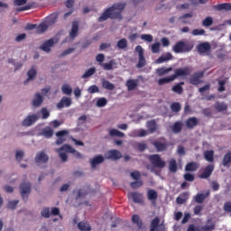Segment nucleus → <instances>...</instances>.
<instances>
[{
	"label": "nucleus",
	"instance_id": "nucleus-1",
	"mask_svg": "<svg viewBox=\"0 0 231 231\" xmlns=\"http://www.w3.org/2000/svg\"><path fill=\"white\" fill-rule=\"evenodd\" d=\"M125 9V3H117L114 4L112 6L106 8L105 12L99 16L97 19L98 23H104V21H107V19H118L122 21L124 17L122 16V13Z\"/></svg>",
	"mask_w": 231,
	"mask_h": 231
},
{
	"label": "nucleus",
	"instance_id": "nucleus-2",
	"mask_svg": "<svg viewBox=\"0 0 231 231\" xmlns=\"http://www.w3.org/2000/svg\"><path fill=\"white\" fill-rule=\"evenodd\" d=\"M59 12H55L48 15L43 22L39 25L37 23H27L24 30H48L51 26H53L59 20Z\"/></svg>",
	"mask_w": 231,
	"mask_h": 231
},
{
	"label": "nucleus",
	"instance_id": "nucleus-3",
	"mask_svg": "<svg viewBox=\"0 0 231 231\" xmlns=\"http://www.w3.org/2000/svg\"><path fill=\"white\" fill-rule=\"evenodd\" d=\"M193 49H194V44L190 42H184L179 41L172 47V51H174V53H189V51H192Z\"/></svg>",
	"mask_w": 231,
	"mask_h": 231
},
{
	"label": "nucleus",
	"instance_id": "nucleus-4",
	"mask_svg": "<svg viewBox=\"0 0 231 231\" xmlns=\"http://www.w3.org/2000/svg\"><path fill=\"white\" fill-rule=\"evenodd\" d=\"M213 230H216V222H214L212 218H208L205 226H199L196 228V226L193 224H190L187 229V231H213Z\"/></svg>",
	"mask_w": 231,
	"mask_h": 231
},
{
	"label": "nucleus",
	"instance_id": "nucleus-5",
	"mask_svg": "<svg viewBox=\"0 0 231 231\" xmlns=\"http://www.w3.org/2000/svg\"><path fill=\"white\" fill-rule=\"evenodd\" d=\"M56 152H58L61 162H68V154L66 152H75V148L69 144H63L60 148L56 149Z\"/></svg>",
	"mask_w": 231,
	"mask_h": 231
},
{
	"label": "nucleus",
	"instance_id": "nucleus-6",
	"mask_svg": "<svg viewBox=\"0 0 231 231\" xmlns=\"http://www.w3.org/2000/svg\"><path fill=\"white\" fill-rule=\"evenodd\" d=\"M165 137H160L159 139L153 141L152 145L156 149L157 152H163L169 149V143H165Z\"/></svg>",
	"mask_w": 231,
	"mask_h": 231
},
{
	"label": "nucleus",
	"instance_id": "nucleus-7",
	"mask_svg": "<svg viewBox=\"0 0 231 231\" xmlns=\"http://www.w3.org/2000/svg\"><path fill=\"white\" fill-rule=\"evenodd\" d=\"M32 193V183L30 182H22L20 185V194L23 201H28V197Z\"/></svg>",
	"mask_w": 231,
	"mask_h": 231
},
{
	"label": "nucleus",
	"instance_id": "nucleus-8",
	"mask_svg": "<svg viewBox=\"0 0 231 231\" xmlns=\"http://www.w3.org/2000/svg\"><path fill=\"white\" fill-rule=\"evenodd\" d=\"M149 162L157 169H163L165 167V161L162 160L160 154H152L148 157Z\"/></svg>",
	"mask_w": 231,
	"mask_h": 231
},
{
	"label": "nucleus",
	"instance_id": "nucleus-9",
	"mask_svg": "<svg viewBox=\"0 0 231 231\" xmlns=\"http://www.w3.org/2000/svg\"><path fill=\"white\" fill-rule=\"evenodd\" d=\"M135 51H137L139 56V60H138V63L136 64V68H138L139 69L142 68H145V65L147 64V60H145L143 48L142 47V45H137L135 47Z\"/></svg>",
	"mask_w": 231,
	"mask_h": 231
},
{
	"label": "nucleus",
	"instance_id": "nucleus-10",
	"mask_svg": "<svg viewBox=\"0 0 231 231\" xmlns=\"http://www.w3.org/2000/svg\"><path fill=\"white\" fill-rule=\"evenodd\" d=\"M190 73H192V69L190 67L179 68L174 70L172 77L176 80V79L180 77H189Z\"/></svg>",
	"mask_w": 231,
	"mask_h": 231
},
{
	"label": "nucleus",
	"instance_id": "nucleus-11",
	"mask_svg": "<svg viewBox=\"0 0 231 231\" xmlns=\"http://www.w3.org/2000/svg\"><path fill=\"white\" fill-rule=\"evenodd\" d=\"M205 77L204 71L195 72L189 79V84L192 86H198L203 82L201 79Z\"/></svg>",
	"mask_w": 231,
	"mask_h": 231
},
{
	"label": "nucleus",
	"instance_id": "nucleus-12",
	"mask_svg": "<svg viewBox=\"0 0 231 231\" xmlns=\"http://www.w3.org/2000/svg\"><path fill=\"white\" fill-rule=\"evenodd\" d=\"M210 50H212V46L209 42H201L197 45V51L199 55H208L210 53Z\"/></svg>",
	"mask_w": 231,
	"mask_h": 231
},
{
	"label": "nucleus",
	"instance_id": "nucleus-13",
	"mask_svg": "<svg viewBox=\"0 0 231 231\" xmlns=\"http://www.w3.org/2000/svg\"><path fill=\"white\" fill-rule=\"evenodd\" d=\"M106 160H114L116 162L122 158V152L116 149L109 150L105 153Z\"/></svg>",
	"mask_w": 231,
	"mask_h": 231
},
{
	"label": "nucleus",
	"instance_id": "nucleus-14",
	"mask_svg": "<svg viewBox=\"0 0 231 231\" xmlns=\"http://www.w3.org/2000/svg\"><path fill=\"white\" fill-rule=\"evenodd\" d=\"M150 231H165V224H160V217H156L151 222Z\"/></svg>",
	"mask_w": 231,
	"mask_h": 231
},
{
	"label": "nucleus",
	"instance_id": "nucleus-15",
	"mask_svg": "<svg viewBox=\"0 0 231 231\" xmlns=\"http://www.w3.org/2000/svg\"><path fill=\"white\" fill-rule=\"evenodd\" d=\"M214 172V164H208L205 167L203 172L199 175L200 180H208Z\"/></svg>",
	"mask_w": 231,
	"mask_h": 231
},
{
	"label": "nucleus",
	"instance_id": "nucleus-16",
	"mask_svg": "<svg viewBox=\"0 0 231 231\" xmlns=\"http://www.w3.org/2000/svg\"><path fill=\"white\" fill-rule=\"evenodd\" d=\"M53 46H55V41L53 40V38H51L50 40H47L45 42H43L42 45L40 46V50H42V51H45V53H50Z\"/></svg>",
	"mask_w": 231,
	"mask_h": 231
},
{
	"label": "nucleus",
	"instance_id": "nucleus-17",
	"mask_svg": "<svg viewBox=\"0 0 231 231\" xmlns=\"http://www.w3.org/2000/svg\"><path fill=\"white\" fill-rule=\"evenodd\" d=\"M37 120H39V117L37 116V115L28 116L22 122V125L23 127H30L31 125H33V124H35V122H37Z\"/></svg>",
	"mask_w": 231,
	"mask_h": 231
},
{
	"label": "nucleus",
	"instance_id": "nucleus-18",
	"mask_svg": "<svg viewBox=\"0 0 231 231\" xmlns=\"http://www.w3.org/2000/svg\"><path fill=\"white\" fill-rule=\"evenodd\" d=\"M34 160L36 163H48L50 162V156L44 152H39Z\"/></svg>",
	"mask_w": 231,
	"mask_h": 231
},
{
	"label": "nucleus",
	"instance_id": "nucleus-19",
	"mask_svg": "<svg viewBox=\"0 0 231 231\" xmlns=\"http://www.w3.org/2000/svg\"><path fill=\"white\" fill-rule=\"evenodd\" d=\"M43 102H44V97H42V95H41V93H36L34 95L32 104L33 107H41V106H42Z\"/></svg>",
	"mask_w": 231,
	"mask_h": 231
},
{
	"label": "nucleus",
	"instance_id": "nucleus-20",
	"mask_svg": "<svg viewBox=\"0 0 231 231\" xmlns=\"http://www.w3.org/2000/svg\"><path fill=\"white\" fill-rule=\"evenodd\" d=\"M71 106V98L63 97L60 101L57 104L58 109H63L64 107H69Z\"/></svg>",
	"mask_w": 231,
	"mask_h": 231
},
{
	"label": "nucleus",
	"instance_id": "nucleus-21",
	"mask_svg": "<svg viewBox=\"0 0 231 231\" xmlns=\"http://www.w3.org/2000/svg\"><path fill=\"white\" fill-rule=\"evenodd\" d=\"M214 109L217 111V113H223L228 109V105L225 102L217 101L214 105Z\"/></svg>",
	"mask_w": 231,
	"mask_h": 231
},
{
	"label": "nucleus",
	"instance_id": "nucleus-22",
	"mask_svg": "<svg viewBox=\"0 0 231 231\" xmlns=\"http://www.w3.org/2000/svg\"><path fill=\"white\" fill-rule=\"evenodd\" d=\"M125 86L128 91H134L138 88V79H128Z\"/></svg>",
	"mask_w": 231,
	"mask_h": 231
},
{
	"label": "nucleus",
	"instance_id": "nucleus-23",
	"mask_svg": "<svg viewBox=\"0 0 231 231\" xmlns=\"http://www.w3.org/2000/svg\"><path fill=\"white\" fill-rule=\"evenodd\" d=\"M185 86V82L180 81V83H177L171 88V91L173 93H176L177 95H183V87Z\"/></svg>",
	"mask_w": 231,
	"mask_h": 231
},
{
	"label": "nucleus",
	"instance_id": "nucleus-24",
	"mask_svg": "<svg viewBox=\"0 0 231 231\" xmlns=\"http://www.w3.org/2000/svg\"><path fill=\"white\" fill-rule=\"evenodd\" d=\"M208 196H210L209 189H208L205 194L198 193L195 197V201H196V203H203V201H205V199H207V198H208Z\"/></svg>",
	"mask_w": 231,
	"mask_h": 231
},
{
	"label": "nucleus",
	"instance_id": "nucleus-25",
	"mask_svg": "<svg viewBox=\"0 0 231 231\" xmlns=\"http://www.w3.org/2000/svg\"><path fill=\"white\" fill-rule=\"evenodd\" d=\"M198 124H199L198 117H189L186 120V126L188 129H194V127H196Z\"/></svg>",
	"mask_w": 231,
	"mask_h": 231
},
{
	"label": "nucleus",
	"instance_id": "nucleus-26",
	"mask_svg": "<svg viewBox=\"0 0 231 231\" xmlns=\"http://www.w3.org/2000/svg\"><path fill=\"white\" fill-rule=\"evenodd\" d=\"M174 76L171 75L165 78H162L157 81L158 86H165V84H171V82H174Z\"/></svg>",
	"mask_w": 231,
	"mask_h": 231
},
{
	"label": "nucleus",
	"instance_id": "nucleus-27",
	"mask_svg": "<svg viewBox=\"0 0 231 231\" xmlns=\"http://www.w3.org/2000/svg\"><path fill=\"white\" fill-rule=\"evenodd\" d=\"M173 68L172 67H162L156 69V73L158 75V77H163L164 75H169V73H171V71H172Z\"/></svg>",
	"mask_w": 231,
	"mask_h": 231
},
{
	"label": "nucleus",
	"instance_id": "nucleus-28",
	"mask_svg": "<svg viewBox=\"0 0 231 231\" xmlns=\"http://www.w3.org/2000/svg\"><path fill=\"white\" fill-rule=\"evenodd\" d=\"M214 10H217L219 12H221L222 10H225L226 12H230L231 4L229 3L218 4L217 5H214Z\"/></svg>",
	"mask_w": 231,
	"mask_h": 231
},
{
	"label": "nucleus",
	"instance_id": "nucleus-29",
	"mask_svg": "<svg viewBox=\"0 0 231 231\" xmlns=\"http://www.w3.org/2000/svg\"><path fill=\"white\" fill-rule=\"evenodd\" d=\"M101 66L105 71H113V69L116 68V61H115V60H111L107 63L101 64Z\"/></svg>",
	"mask_w": 231,
	"mask_h": 231
},
{
	"label": "nucleus",
	"instance_id": "nucleus-30",
	"mask_svg": "<svg viewBox=\"0 0 231 231\" xmlns=\"http://www.w3.org/2000/svg\"><path fill=\"white\" fill-rule=\"evenodd\" d=\"M101 86L103 89H107L108 91H113V89H115V84L109 82V80L106 79H101Z\"/></svg>",
	"mask_w": 231,
	"mask_h": 231
},
{
	"label": "nucleus",
	"instance_id": "nucleus-31",
	"mask_svg": "<svg viewBox=\"0 0 231 231\" xmlns=\"http://www.w3.org/2000/svg\"><path fill=\"white\" fill-rule=\"evenodd\" d=\"M182 130H183V123H181V121L175 122L171 126V131L175 134H180Z\"/></svg>",
	"mask_w": 231,
	"mask_h": 231
},
{
	"label": "nucleus",
	"instance_id": "nucleus-32",
	"mask_svg": "<svg viewBox=\"0 0 231 231\" xmlns=\"http://www.w3.org/2000/svg\"><path fill=\"white\" fill-rule=\"evenodd\" d=\"M104 156L102 155H97L96 157H94L90 161L92 169H95V167H97V165H99V163H104Z\"/></svg>",
	"mask_w": 231,
	"mask_h": 231
},
{
	"label": "nucleus",
	"instance_id": "nucleus-33",
	"mask_svg": "<svg viewBox=\"0 0 231 231\" xmlns=\"http://www.w3.org/2000/svg\"><path fill=\"white\" fill-rule=\"evenodd\" d=\"M188 199L189 192H183L176 199V202L178 203V205H183L187 202Z\"/></svg>",
	"mask_w": 231,
	"mask_h": 231
},
{
	"label": "nucleus",
	"instance_id": "nucleus-34",
	"mask_svg": "<svg viewBox=\"0 0 231 231\" xmlns=\"http://www.w3.org/2000/svg\"><path fill=\"white\" fill-rule=\"evenodd\" d=\"M146 127L151 134L156 133V130L158 129V126L156 125V121L154 120L148 121L146 124Z\"/></svg>",
	"mask_w": 231,
	"mask_h": 231
},
{
	"label": "nucleus",
	"instance_id": "nucleus-35",
	"mask_svg": "<svg viewBox=\"0 0 231 231\" xmlns=\"http://www.w3.org/2000/svg\"><path fill=\"white\" fill-rule=\"evenodd\" d=\"M204 158L206 162L213 163L214 162V150H207L204 152Z\"/></svg>",
	"mask_w": 231,
	"mask_h": 231
},
{
	"label": "nucleus",
	"instance_id": "nucleus-36",
	"mask_svg": "<svg viewBox=\"0 0 231 231\" xmlns=\"http://www.w3.org/2000/svg\"><path fill=\"white\" fill-rule=\"evenodd\" d=\"M130 198L133 199L134 203H142L143 201V197L138 192H132Z\"/></svg>",
	"mask_w": 231,
	"mask_h": 231
},
{
	"label": "nucleus",
	"instance_id": "nucleus-37",
	"mask_svg": "<svg viewBox=\"0 0 231 231\" xmlns=\"http://www.w3.org/2000/svg\"><path fill=\"white\" fill-rule=\"evenodd\" d=\"M223 167H230L231 165V152H227L222 160Z\"/></svg>",
	"mask_w": 231,
	"mask_h": 231
},
{
	"label": "nucleus",
	"instance_id": "nucleus-38",
	"mask_svg": "<svg viewBox=\"0 0 231 231\" xmlns=\"http://www.w3.org/2000/svg\"><path fill=\"white\" fill-rule=\"evenodd\" d=\"M27 77L28 79L24 81V84H28L30 80H33V79L37 77V70L33 68L29 69V71L27 72Z\"/></svg>",
	"mask_w": 231,
	"mask_h": 231
},
{
	"label": "nucleus",
	"instance_id": "nucleus-39",
	"mask_svg": "<svg viewBox=\"0 0 231 231\" xmlns=\"http://www.w3.org/2000/svg\"><path fill=\"white\" fill-rule=\"evenodd\" d=\"M172 59V54L168 52L166 55H162L159 57L156 60L157 64H162L163 62H167V60H171Z\"/></svg>",
	"mask_w": 231,
	"mask_h": 231
},
{
	"label": "nucleus",
	"instance_id": "nucleus-40",
	"mask_svg": "<svg viewBox=\"0 0 231 231\" xmlns=\"http://www.w3.org/2000/svg\"><path fill=\"white\" fill-rule=\"evenodd\" d=\"M147 198L150 201H156L158 199V192L154 189H149L147 192Z\"/></svg>",
	"mask_w": 231,
	"mask_h": 231
},
{
	"label": "nucleus",
	"instance_id": "nucleus-41",
	"mask_svg": "<svg viewBox=\"0 0 231 231\" xmlns=\"http://www.w3.org/2000/svg\"><path fill=\"white\" fill-rule=\"evenodd\" d=\"M78 228L80 231H91V226L88 222H79L78 224Z\"/></svg>",
	"mask_w": 231,
	"mask_h": 231
},
{
	"label": "nucleus",
	"instance_id": "nucleus-42",
	"mask_svg": "<svg viewBox=\"0 0 231 231\" xmlns=\"http://www.w3.org/2000/svg\"><path fill=\"white\" fill-rule=\"evenodd\" d=\"M132 221L134 225H136L137 228H142V226H143V223L142 222V220L140 219V216L138 215H134L132 217Z\"/></svg>",
	"mask_w": 231,
	"mask_h": 231
},
{
	"label": "nucleus",
	"instance_id": "nucleus-43",
	"mask_svg": "<svg viewBox=\"0 0 231 231\" xmlns=\"http://www.w3.org/2000/svg\"><path fill=\"white\" fill-rule=\"evenodd\" d=\"M185 171H187L188 172H194L198 171V163L196 162L188 163L185 167Z\"/></svg>",
	"mask_w": 231,
	"mask_h": 231
},
{
	"label": "nucleus",
	"instance_id": "nucleus-44",
	"mask_svg": "<svg viewBox=\"0 0 231 231\" xmlns=\"http://www.w3.org/2000/svg\"><path fill=\"white\" fill-rule=\"evenodd\" d=\"M169 170L171 171V172H177L178 171V163L176 162V160L171 159L170 161Z\"/></svg>",
	"mask_w": 231,
	"mask_h": 231
},
{
	"label": "nucleus",
	"instance_id": "nucleus-45",
	"mask_svg": "<svg viewBox=\"0 0 231 231\" xmlns=\"http://www.w3.org/2000/svg\"><path fill=\"white\" fill-rule=\"evenodd\" d=\"M110 136H117L118 138H124L125 134L118 131L117 129H111L109 132Z\"/></svg>",
	"mask_w": 231,
	"mask_h": 231
},
{
	"label": "nucleus",
	"instance_id": "nucleus-46",
	"mask_svg": "<svg viewBox=\"0 0 231 231\" xmlns=\"http://www.w3.org/2000/svg\"><path fill=\"white\" fill-rule=\"evenodd\" d=\"M61 91L64 95H71V93H73V88H71L69 85L64 84L61 87Z\"/></svg>",
	"mask_w": 231,
	"mask_h": 231
},
{
	"label": "nucleus",
	"instance_id": "nucleus-47",
	"mask_svg": "<svg viewBox=\"0 0 231 231\" xmlns=\"http://www.w3.org/2000/svg\"><path fill=\"white\" fill-rule=\"evenodd\" d=\"M97 71V69L95 68H90L88 69L83 75H82V79H89V77H91L92 75H95Z\"/></svg>",
	"mask_w": 231,
	"mask_h": 231
},
{
	"label": "nucleus",
	"instance_id": "nucleus-48",
	"mask_svg": "<svg viewBox=\"0 0 231 231\" xmlns=\"http://www.w3.org/2000/svg\"><path fill=\"white\" fill-rule=\"evenodd\" d=\"M117 48L119 50H125V48H127V40L125 38L119 40L117 42Z\"/></svg>",
	"mask_w": 231,
	"mask_h": 231
},
{
	"label": "nucleus",
	"instance_id": "nucleus-49",
	"mask_svg": "<svg viewBox=\"0 0 231 231\" xmlns=\"http://www.w3.org/2000/svg\"><path fill=\"white\" fill-rule=\"evenodd\" d=\"M171 109L173 113H180V111H181V105L178 102H174L171 105Z\"/></svg>",
	"mask_w": 231,
	"mask_h": 231
},
{
	"label": "nucleus",
	"instance_id": "nucleus-50",
	"mask_svg": "<svg viewBox=\"0 0 231 231\" xmlns=\"http://www.w3.org/2000/svg\"><path fill=\"white\" fill-rule=\"evenodd\" d=\"M42 134L45 138H51L53 136V130L51 128H45L42 130Z\"/></svg>",
	"mask_w": 231,
	"mask_h": 231
},
{
	"label": "nucleus",
	"instance_id": "nucleus-51",
	"mask_svg": "<svg viewBox=\"0 0 231 231\" xmlns=\"http://www.w3.org/2000/svg\"><path fill=\"white\" fill-rule=\"evenodd\" d=\"M97 107H104L107 106V99L106 97H101L97 101Z\"/></svg>",
	"mask_w": 231,
	"mask_h": 231
},
{
	"label": "nucleus",
	"instance_id": "nucleus-52",
	"mask_svg": "<svg viewBox=\"0 0 231 231\" xmlns=\"http://www.w3.org/2000/svg\"><path fill=\"white\" fill-rule=\"evenodd\" d=\"M98 91H100V89L98 88V87L97 85H92L88 88V93H90V95L98 93Z\"/></svg>",
	"mask_w": 231,
	"mask_h": 231
},
{
	"label": "nucleus",
	"instance_id": "nucleus-53",
	"mask_svg": "<svg viewBox=\"0 0 231 231\" xmlns=\"http://www.w3.org/2000/svg\"><path fill=\"white\" fill-rule=\"evenodd\" d=\"M42 217L49 218L50 217V208H43L41 211Z\"/></svg>",
	"mask_w": 231,
	"mask_h": 231
},
{
	"label": "nucleus",
	"instance_id": "nucleus-54",
	"mask_svg": "<svg viewBox=\"0 0 231 231\" xmlns=\"http://www.w3.org/2000/svg\"><path fill=\"white\" fill-rule=\"evenodd\" d=\"M214 23V20H212V17L208 16L203 22V26H212V23Z\"/></svg>",
	"mask_w": 231,
	"mask_h": 231
},
{
	"label": "nucleus",
	"instance_id": "nucleus-55",
	"mask_svg": "<svg viewBox=\"0 0 231 231\" xmlns=\"http://www.w3.org/2000/svg\"><path fill=\"white\" fill-rule=\"evenodd\" d=\"M17 205H19V200H12L8 202L7 208H11L12 210H14Z\"/></svg>",
	"mask_w": 231,
	"mask_h": 231
},
{
	"label": "nucleus",
	"instance_id": "nucleus-56",
	"mask_svg": "<svg viewBox=\"0 0 231 231\" xmlns=\"http://www.w3.org/2000/svg\"><path fill=\"white\" fill-rule=\"evenodd\" d=\"M226 84V80H220L218 81V89L217 91H219V93H223V91H225L226 88L225 85Z\"/></svg>",
	"mask_w": 231,
	"mask_h": 231
},
{
	"label": "nucleus",
	"instance_id": "nucleus-57",
	"mask_svg": "<svg viewBox=\"0 0 231 231\" xmlns=\"http://www.w3.org/2000/svg\"><path fill=\"white\" fill-rule=\"evenodd\" d=\"M130 185L132 189H140V187L143 185V182L142 180H137V181L131 182Z\"/></svg>",
	"mask_w": 231,
	"mask_h": 231
},
{
	"label": "nucleus",
	"instance_id": "nucleus-58",
	"mask_svg": "<svg viewBox=\"0 0 231 231\" xmlns=\"http://www.w3.org/2000/svg\"><path fill=\"white\" fill-rule=\"evenodd\" d=\"M141 39L146 42H152V35L151 34H142Z\"/></svg>",
	"mask_w": 231,
	"mask_h": 231
},
{
	"label": "nucleus",
	"instance_id": "nucleus-59",
	"mask_svg": "<svg viewBox=\"0 0 231 231\" xmlns=\"http://www.w3.org/2000/svg\"><path fill=\"white\" fill-rule=\"evenodd\" d=\"M73 51H75V48H69L60 54V57H66V55H69L70 53H73Z\"/></svg>",
	"mask_w": 231,
	"mask_h": 231
},
{
	"label": "nucleus",
	"instance_id": "nucleus-60",
	"mask_svg": "<svg viewBox=\"0 0 231 231\" xmlns=\"http://www.w3.org/2000/svg\"><path fill=\"white\" fill-rule=\"evenodd\" d=\"M24 158V152L23 151H16L15 159L17 162H21Z\"/></svg>",
	"mask_w": 231,
	"mask_h": 231
},
{
	"label": "nucleus",
	"instance_id": "nucleus-61",
	"mask_svg": "<svg viewBox=\"0 0 231 231\" xmlns=\"http://www.w3.org/2000/svg\"><path fill=\"white\" fill-rule=\"evenodd\" d=\"M152 53H159L160 52V43L156 42L152 45Z\"/></svg>",
	"mask_w": 231,
	"mask_h": 231
},
{
	"label": "nucleus",
	"instance_id": "nucleus-62",
	"mask_svg": "<svg viewBox=\"0 0 231 231\" xmlns=\"http://www.w3.org/2000/svg\"><path fill=\"white\" fill-rule=\"evenodd\" d=\"M137 149L141 152H143V151H145V149H147V144L145 143H137Z\"/></svg>",
	"mask_w": 231,
	"mask_h": 231
},
{
	"label": "nucleus",
	"instance_id": "nucleus-63",
	"mask_svg": "<svg viewBox=\"0 0 231 231\" xmlns=\"http://www.w3.org/2000/svg\"><path fill=\"white\" fill-rule=\"evenodd\" d=\"M184 180L186 181H194L195 177L192 173H186V174H184Z\"/></svg>",
	"mask_w": 231,
	"mask_h": 231
},
{
	"label": "nucleus",
	"instance_id": "nucleus-64",
	"mask_svg": "<svg viewBox=\"0 0 231 231\" xmlns=\"http://www.w3.org/2000/svg\"><path fill=\"white\" fill-rule=\"evenodd\" d=\"M225 212H231V202H226L224 204Z\"/></svg>",
	"mask_w": 231,
	"mask_h": 231
}]
</instances>
